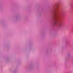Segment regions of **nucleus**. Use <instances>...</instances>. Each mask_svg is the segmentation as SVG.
Returning a JSON list of instances; mask_svg holds the SVG:
<instances>
[{"instance_id": "obj_1", "label": "nucleus", "mask_w": 73, "mask_h": 73, "mask_svg": "<svg viewBox=\"0 0 73 73\" xmlns=\"http://www.w3.org/2000/svg\"><path fill=\"white\" fill-rule=\"evenodd\" d=\"M58 23V21H56L54 22V24L55 25H57V24Z\"/></svg>"}]
</instances>
